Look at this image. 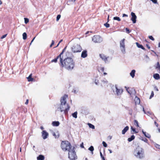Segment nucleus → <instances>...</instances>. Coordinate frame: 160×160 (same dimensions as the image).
Segmentation results:
<instances>
[{"instance_id": "f257e3e1", "label": "nucleus", "mask_w": 160, "mask_h": 160, "mask_svg": "<svg viewBox=\"0 0 160 160\" xmlns=\"http://www.w3.org/2000/svg\"><path fill=\"white\" fill-rule=\"evenodd\" d=\"M59 64L61 67H65L68 70L72 69L74 66L73 60L70 57H67L64 59L63 60L61 59Z\"/></svg>"}, {"instance_id": "f03ea898", "label": "nucleus", "mask_w": 160, "mask_h": 160, "mask_svg": "<svg viewBox=\"0 0 160 160\" xmlns=\"http://www.w3.org/2000/svg\"><path fill=\"white\" fill-rule=\"evenodd\" d=\"M68 97L67 95H65L62 97L61 99V104L60 107L58 108V110H60L61 112H64L65 114H68V111L69 110L70 107L68 104L66 103V99Z\"/></svg>"}, {"instance_id": "7ed1b4c3", "label": "nucleus", "mask_w": 160, "mask_h": 160, "mask_svg": "<svg viewBox=\"0 0 160 160\" xmlns=\"http://www.w3.org/2000/svg\"><path fill=\"white\" fill-rule=\"evenodd\" d=\"M61 146L62 149L64 151H68L73 147L71 146L70 143L68 141H62Z\"/></svg>"}, {"instance_id": "20e7f679", "label": "nucleus", "mask_w": 160, "mask_h": 160, "mask_svg": "<svg viewBox=\"0 0 160 160\" xmlns=\"http://www.w3.org/2000/svg\"><path fill=\"white\" fill-rule=\"evenodd\" d=\"M75 148L73 147L68 151V158L71 160H75L77 159V157L75 150Z\"/></svg>"}, {"instance_id": "39448f33", "label": "nucleus", "mask_w": 160, "mask_h": 160, "mask_svg": "<svg viewBox=\"0 0 160 160\" xmlns=\"http://www.w3.org/2000/svg\"><path fill=\"white\" fill-rule=\"evenodd\" d=\"M135 155L137 158L141 159L144 157V152L142 148L138 147L135 152Z\"/></svg>"}, {"instance_id": "423d86ee", "label": "nucleus", "mask_w": 160, "mask_h": 160, "mask_svg": "<svg viewBox=\"0 0 160 160\" xmlns=\"http://www.w3.org/2000/svg\"><path fill=\"white\" fill-rule=\"evenodd\" d=\"M82 50L81 46L78 44H76L72 47V51L73 52H80Z\"/></svg>"}, {"instance_id": "0eeeda50", "label": "nucleus", "mask_w": 160, "mask_h": 160, "mask_svg": "<svg viewBox=\"0 0 160 160\" xmlns=\"http://www.w3.org/2000/svg\"><path fill=\"white\" fill-rule=\"evenodd\" d=\"M92 40L95 43H100L102 41V38L100 36L94 35L92 38Z\"/></svg>"}, {"instance_id": "6e6552de", "label": "nucleus", "mask_w": 160, "mask_h": 160, "mask_svg": "<svg viewBox=\"0 0 160 160\" xmlns=\"http://www.w3.org/2000/svg\"><path fill=\"white\" fill-rule=\"evenodd\" d=\"M125 39L123 38L120 42V48L122 52L123 53H125L126 52L125 41Z\"/></svg>"}, {"instance_id": "1a4fd4ad", "label": "nucleus", "mask_w": 160, "mask_h": 160, "mask_svg": "<svg viewBox=\"0 0 160 160\" xmlns=\"http://www.w3.org/2000/svg\"><path fill=\"white\" fill-rule=\"evenodd\" d=\"M115 94L117 96L121 95L123 92V89L121 88H118L117 85L115 86Z\"/></svg>"}, {"instance_id": "9d476101", "label": "nucleus", "mask_w": 160, "mask_h": 160, "mask_svg": "<svg viewBox=\"0 0 160 160\" xmlns=\"http://www.w3.org/2000/svg\"><path fill=\"white\" fill-rule=\"evenodd\" d=\"M131 15L132 16V18L131 19V20L132 21L133 23H135L136 22V19L137 18V16L135 13L133 12H131Z\"/></svg>"}, {"instance_id": "9b49d317", "label": "nucleus", "mask_w": 160, "mask_h": 160, "mask_svg": "<svg viewBox=\"0 0 160 160\" xmlns=\"http://www.w3.org/2000/svg\"><path fill=\"white\" fill-rule=\"evenodd\" d=\"M49 135L48 133L45 130H43L42 132V136L44 139L48 138Z\"/></svg>"}, {"instance_id": "f8f14e48", "label": "nucleus", "mask_w": 160, "mask_h": 160, "mask_svg": "<svg viewBox=\"0 0 160 160\" xmlns=\"http://www.w3.org/2000/svg\"><path fill=\"white\" fill-rule=\"evenodd\" d=\"M87 55L88 54L87 51L85 50L82 52L81 54V57L82 58H86L87 56Z\"/></svg>"}, {"instance_id": "ddd939ff", "label": "nucleus", "mask_w": 160, "mask_h": 160, "mask_svg": "<svg viewBox=\"0 0 160 160\" xmlns=\"http://www.w3.org/2000/svg\"><path fill=\"white\" fill-rule=\"evenodd\" d=\"M100 57L102 59V60H104L105 62L107 61V58L103 54H100Z\"/></svg>"}, {"instance_id": "4468645a", "label": "nucleus", "mask_w": 160, "mask_h": 160, "mask_svg": "<svg viewBox=\"0 0 160 160\" xmlns=\"http://www.w3.org/2000/svg\"><path fill=\"white\" fill-rule=\"evenodd\" d=\"M129 128L128 126H126L122 131V134H124L129 129Z\"/></svg>"}, {"instance_id": "2eb2a0df", "label": "nucleus", "mask_w": 160, "mask_h": 160, "mask_svg": "<svg viewBox=\"0 0 160 160\" xmlns=\"http://www.w3.org/2000/svg\"><path fill=\"white\" fill-rule=\"evenodd\" d=\"M142 132L143 134L146 137H147L148 138H151L150 135L149 134L144 132L143 130L142 131Z\"/></svg>"}, {"instance_id": "dca6fc26", "label": "nucleus", "mask_w": 160, "mask_h": 160, "mask_svg": "<svg viewBox=\"0 0 160 160\" xmlns=\"http://www.w3.org/2000/svg\"><path fill=\"white\" fill-rule=\"evenodd\" d=\"M53 135L56 138H58L59 137V135L58 132H53Z\"/></svg>"}, {"instance_id": "f3484780", "label": "nucleus", "mask_w": 160, "mask_h": 160, "mask_svg": "<svg viewBox=\"0 0 160 160\" xmlns=\"http://www.w3.org/2000/svg\"><path fill=\"white\" fill-rule=\"evenodd\" d=\"M153 77L154 79L156 80H158L160 78V76L158 73L154 74L153 75Z\"/></svg>"}, {"instance_id": "a211bd4d", "label": "nucleus", "mask_w": 160, "mask_h": 160, "mask_svg": "<svg viewBox=\"0 0 160 160\" xmlns=\"http://www.w3.org/2000/svg\"><path fill=\"white\" fill-rule=\"evenodd\" d=\"M59 122L58 121H53L52 122V124L53 126H58L59 125Z\"/></svg>"}, {"instance_id": "6ab92c4d", "label": "nucleus", "mask_w": 160, "mask_h": 160, "mask_svg": "<svg viewBox=\"0 0 160 160\" xmlns=\"http://www.w3.org/2000/svg\"><path fill=\"white\" fill-rule=\"evenodd\" d=\"M136 71L135 70H132L130 73V75L132 78H133L135 76V73Z\"/></svg>"}, {"instance_id": "aec40b11", "label": "nucleus", "mask_w": 160, "mask_h": 160, "mask_svg": "<svg viewBox=\"0 0 160 160\" xmlns=\"http://www.w3.org/2000/svg\"><path fill=\"white\" fill-rule=\"evenodd\" d=\"M136 44L138 48H141L143 50H145V48H144L142 45L140 44L138 42H136Z\"/></svg>"}, {"instance_id": "412c9836", "label": "nucleus", "mask_w": 160, "mask_h": 160, "mask_svg": "<svg viewBox=\"0 0 160 160\" xmlns=\"http://www.w3.org/2000/svg\"><path fill=\"white\" fill-rule=\"evenodd\" d=\"M37 159L38 160H44V157L42 155H39L37 157Z\"/></svg>"}, {"instance_id": "4be33fe9", "label": "nucleus", "mask_w": 160, "mask_h": 160, "mask_svg": "<svg viewBox=\"0 0 160 160\" xmlns=\"http://www.w3.org/2000/svg\"><path fill=\"white\" fill-rule=\"evenodd\" d=\"M32 74H31L29 75L28 77V78H27L29 82L32 81H33V78H32Z\"/></svg>"}, {"instance_id": "5701e85b", "label": "nucleus", "mask_w": 160, "mask_h": 160, "mask_svg": "<svg viewBox=\"0 0 160 160\" xmlns=\"http://www.w3.org/2000/svg\"><path fill=\"white\" fill-rule=\"evenodd\" d=\"M135 138V136L134 135H132L131 136V137L129 138H128V141L130 142L132 141V140H133Z\"/></svg>"}, {"instance_id": "b1692460", "label": "nucleus", "mask_w": 160, "mask_h": 160, "mask_svg": "<svg viewBox=\"0 0 160 160\" xmlns=\"http://www.w3.org/2000/svg\"><path fill=\"white\" fill-rule=\"evenodd\" d=\"M135 102L136 103L139 104L140 102V99L137 96H136L135 98Z\"/></svg>"}, {"instance_id": "393cba45", "label": "nucleus", "mask_w": 160, "mask_h": 160, "mask_svg": "<svg viewBox=\"0 0 160 160\" xmlns=\"http://www.w3.org/2000/svg\"><path fill=\"white\" fill-rule=\"evenodd\" d=\"M156 69H158L159 70V73H160V65L159 62H158L156 64V66L155 68Z\"/></svg>"}, {"instance_id": "a878e982", "label": "nucleus", "mask_w": 160, "mask_h": 160, "mask_svg": "<svg viewBox=\"0 0 160 160\" xmlns=\"http://www.w3.org/2000/svg\"><path fill=\"white\" fill-rule=\"evenodd\" d=\"M77 112H75L74 113L72 114V115L73 117L75 118H77Z\"/></svg>"}, {"instance_id": "bb28decb", "label": "nucleus", "mask_w": 160, "mask_h": 160, "mask_svg": "<svg viewBox=\"0 0 160 160\" xmlns=\"http://www.w3.org/2000/svg\"><path fill=\"white\" fill-rule=\"evenodd\" d=\"M88 150L91 152L92 154H93V151L94 150V148L92 146H91L90 147L88 148Z\"/></svg>"}, {"instance_id": "cd10ccee", "label": "nucleus", "mask_w": 160, "mask_h": 160, "mask_svg": "<svg viewBox=\"0 0 160 160\" xmlns=\"http://www.w3.org/2000/svg\"><path fill=\"white\" fill-rule=\"evenodd\" d=\"M64 52L63 50H62V52L60 53V54L58 56L60 58V61H61V59L62 60H63L62 57H61V55L63 54Z\"/></svg>"}, {"instance_id": "c85d7f7f", "label": "nucleus", "mask_w": 160, "mask_h": 160, "mask_svg": "<svg viewBox=\"0 0 160 160\" xmlns=\"http://www.w3.org/2000/svg\"><path fill=\"white\" fill-rule=\"evenodd\" d=\"M23 36V39L24 40H25L27 38V34L26 32H24L22 34Z\"/></svg>"}, {"instance_id": "c756f323", "label": "nucleus", "mask_w": 160, "mask_h": 160, "mask_svg": "<svg viewBox=\"0 0 160 160\" xmlns=\"http://www.w3.org/2000/svg\"><path fill=\"white\" fill-rule=\"evenodd\" d=\"M134 124L137 127H139V125L138 121L136 120H134Z\"/></svg>"}, {"instance_id": "7c9ffc66", "label": "nucleus", "mask_w": 160, "mask_h": 160, "mask_svg": "<svg viewBox=\"0 0 160 160\" xmlns=\"http://www.w3.org/2000/svg\"><path fill=\"white\" fill-rule=\"evenodd\" d=\"M88 125L90 128H91L92 129H94L95 128L94 126L92 124L88 123Z\"/></svg>"}, {"instance_id": "2f4dec72", "label": "nucleus", "mask_w": 160, "mask_h": 160, "mask_svg": "<svg viewBox=\"0 0 160 160\" xmlns=\"http://www.w3.org/2000/svg\"><path fill=\"white\" fill-rule=\"evenodd\" d=\"M59 58V57H58V56H57L56 58H55L54 59H53V60H52V61H51V62H57V60Z\"/></svg>"}, {"instance_id": "473e14b6", "label": "nucleus", "mask_w": 160, "mask_h": 160, "mask_svg": "<svg viewBox=\"0 0 160 160\" xmlns=\"http://www.w3.org/2000/svg\"><path fill=\"white\" fill-rule=\"evenodd\" d=\"M113 19L114 20H116L118 21H121V19L119 17H116L113 18Z\"/></svg>"}, {"instance_id": "72a5a7b5", "label": "nucleus", "mask_w": 160, "mask_h": 160, "mask_svg": "<svg viewBox=\"0 0 160 160\" xmlns=\"http://www.w3.org/2000/svg\"><path fill=\"white\" fill-rule=\"evenodd\" d=\"M24 22L25 24H27L29 22V19L28 18H24Z\"/></svg>"}, {"instance_id": "f704fd0d", "label": "nucleus", "mask_w": 160, "mask_h": 160, "mask_svg": "<svg viewBox=\"0 0 160 160\" xmlns=\"http://www.w3.org/2000/svg\"><path fill=\"white\" fill-rule=\"evenodd\" d=\"M141 140L144 141V142H148V140L146 138H141Z\"/></svg>"}, {"instance_id": "c9c22d12", "label": "nucleus", "mask_w": 160, "mask_h": 160, "mask_svg": "<svg viewBox=\"0 0 160 160\" xmlns=\"http://www.w3.org/2000/svg\"><path fill=\"white\" fill-rule=\"evenodd\" d=\"M131 129L132 131H133L135 133H137L138 132H137L136 131L135 128H134L132 126L131 127Z\"/></svg>"}, {"instance_id": "e433bc0d", "label": "nucleus", "mask_w": 160, "mask_h": 160, "mask_svg": "<svg viewBox=\"0 0 160 160\" xmlns=\"http://www.w3.org/2000/svg\"><path fill=\"white\" fill-rule=\"evenodd\" d=\"M102 143L104 147H107V144L105 142L103 141Z\"/></svg>"}, {"instance_id": "4c0bfd02", "label": "nucleus", "mask_w": 160, "mask_h": 160, "mask_svg": "<svg viewBox=\"0 0 160 160\" xmlns=\"http://www.w3.org/2000/svg\"><path fill=\"white\" fill-rule=\"evenodd\" d=\"M154 95V94L153 92L152 91L151 92V95L150 97L149 98L151 99L152 97H153Z\"/></svg>"}, {"instance_id": "58836bf2", "label": "nucleus", "mask_w": 160, "mask_h": 160, "mask_svg": "<svg viewBox=\"0 0 160 160\" xmlns=\"http://www.w3.org/2000/svg\"><path fill=\"white\" fill-rule=\"evenodd\" d=\"M100 154L101 158H102L103 160H105V158L103 156V155L101 152H100Z\"/></svg>"}, {"instance_id": "ea45409f", "label": "nucleus", "mask_w": 160, "mask_h": 160, "mask_svg": "<svg viewBox=\"0 0 160 160\" xmlns=\"http://www.w3.org/2000/svg\"><path fill=\"white\" fill-rule=\"evenodd\" d=\"M60 17H61V15H58V16H57V19H56L57 21H58V20L60 18Z\"/></svg>"}, {"instance_id": "a19ab883", "label": "nucleus", "mask_w": 160, "mask_h": 160, "mask_svg": "<svg viewBox=\"0 0 160 160\" xmlns=\"http://www.w3.org/2000/svg\"><path fill=\"white\" fill-rule=\"evenodd\" d=\"M104 25L107 28L109 27V24L107 23L104 24Z\"/></svg>"}, {"instance_id": "79ce46f5", "label": "nucleus", "mask_w": 160, "mask_h": 160, "mask_svg": "<svg viewBox=\"0 0 160 160\" xmlns=\"http://www.w3.org/2000/svg\"><path fill=\"white\" fill-rule=\"evenodd\" d=\"M154 4H158L157 1V0H150Z\"/></svg>"}, {"instance_id": "37998d69", "label": "nucleus", "mask_w": 160, "mask_h": 160, "mask_svg": "<svg viewBox=\"0 0 160 160\" xmlns=\"http://www.w3.org/2000/svg\"><path fill=\"white\" fill-rule=\"evenodd\" d=\"M54 44V41L53 40H52V43L51 44V45H50V48Z\"/></svg>"}, {"instance_id": "c03bdc74", "label": "nucleus", "mask_w": 160, "mask_h": 160, "mask_svg": "<svg viewBox=\"0 0 160 160\" xmlns=\"http://www.w3.org/2000/svg\"><path fill=\"white\" fill-rule=\"evenodd\" d=\"M149 38L150 39H151L152 40H154V38H153L152 37V36H149Z\"/></svg>"}, {"instance_id": "a18cd8bd", "label": "nucleus", "mask_w": 160, "mask_h": 160, "mask_svg": "<svg viewBox=\"0 0 160 160\" xmlns=\"http://www.w3.org/2000/svg\"><path fill=\"white\" fill-rule=\"evenodd\" d=\"M102 82L103 83H108V81L105 79L104 80H103L102 81Z\"/></svg>"}, {"instance_id": "49530a36", "label": "nucleus", "mask_w": 160, "mask_h": 160, "mask_svg": "<svg viewBox=\"0 0 160 160\" xmlns=\"http://www.w3.org/2000/svg\"><path fill=\"white\" fill-rule=\"evenodd\" d=\"M126 32H127V33H130V31H129V30L128 28H126Z\"/></svg>"}, {"instance_id": "de8ad7c7", "label": "nucleus", "mask_w": 160, "mask_h": 160, "mask_svg": "<svg viewBox=\"0 0 160 160\" xmlns=\"http://www.w3.org/2000/svg\"><path fill=\"white\" fill-rule=\"evenodd\" d=\"M143 111L144 112L145 114H147V113H149L150 112H149L148 111L147 112H146L144 110V108H143Z\"/></svg>"}, {"instance_id": "09e8293b", "label": "nucleus", "mask_w": 160, "mask_h": 160, "mask_svg": "<svg viewBox=\"0 0 160 160\" xmlns=\"http://www.w3.org/2000/svg\"><path fill=\"white\" fill-rule=\"evenodd\" d=\"M7 35V34H5V35H3L1 37V39H3V38H5L6 37Z\"/></svg>"}, {"instance_id": "8fccbe9b", "label": "nucleus", "mask_w": 160, "mask_h": 160, "mask_svg": "<svg viewBox=\"0 0 160 160\" xmlns=\"http://www.w3.org/2000/svg\"><path fill=\"white\" fill-rule=\"evenodd\" d=\"M70 53L68 52H67L66 53V56H69V55L70 54Z\"/></svg>"}, {"instance_id": "3c124183", "label": "nucleus", "mask_w": 160, "mask_h": 160, "mask_svg": "<svg viewBox=\"0 0 160 160\" xmlns=\"http://www.w3.org/2000/svg\"><path fill=\"white\" fill-rule=\"evenodd\" d=\"M100 69H101V71L102 72H103L104 71V68L103 67H101V68H100Z\"/></svg>"}, {"instance_id": "603ef678", "label": "nucleus", "mask_w": 160, "mask_h": 160, "mask_svg": "<svg viewBox=\"0 0 160 160\" xmlns=\"http://www.w3.org/2000/svg\"><path fill=\"white\" fill-rule=\"evenodd\" d=\"M128 17V15L127 14H123V15H122V17Z\"/></svg>"}, {"instance_id": "864d4df0", "label": "nucleus", "mask_w": 160, "mask_h": 160, "mask_svg": "<svg viewBox=\"0 0 160 160\" xmlns=\"http://www.w3.org/2000/svg\"><path fill=\"white\" fill-rule=\"evenodd\" d=\"M80 146L81 148H84V147L83 146V143L82 142V144H81L80 145Z\"/></svg>"}, {"instance_id": "5fc2aeb1", "label": "nucleus", "mask_w": 160, "mask_h": 160, "mask_svg": "<svg viewBox=\"0 0 160 160\" xmlns=\"http://www.w3.org/2000/svg\"><path fill=\"white\" fill-rule=\"evenodd\" d=\"M35 37H34V38H33V39L32 40V41H31V43H30V45H31V44H32V42L33 41H34V39H35Z\"/></svg>"}, {"instance_id": "6e6d98bb", "label": "nucleus", "mask_w": 160, "mask_h": 160, "mask_svg": "<svg viewBox=\"0 0 160 160\" xmlns=\"http://www.w3.org/2000/svg\"><path fill=\"white\" fill-rule=\"evenodd\" d=\"M99 83L98 81H96V80H95V83L96 85H98V83Z\"/></svg>"}, {"instance_id": "4d7b16f0", "label": "nucleus", "mask_w": 160, "mask_h": 160, "mask_svg": "<svg viewBox=\"0 0 160 160\" xmlns=\"http://www.w3.org/2000/svg\"><path fill=\"white\" fill-rule=\"evenodd\" d=\"M28 103V99H27L26 101V102L25 103V104H27Z\"/></svg>"}, {"instance_id": "13d9d810", "label": "nucleus", "mask_w": 160, "mask_h": 160, "mask_svg": "<svg viewBox=\"0 0 160 160\" xmlns=\"http://www.w3.org/2000/svg\"><path fill=\"white\" fill-rule=\"evenodd\" d=\"M154 89H155L157 91H158V88H157V87H156H156H154Z\"/></svg>"}, {"instance_id": "bf43d9fd", "label": "nucleus", "mask_w": 160, "mask_h": 160, "mask_svg": "<svg viewBox=\"0 0 160 160\" xmlns=\"http://www.w3.org/2000/svg\"><path fill=\"white\" fill-rule=\"evenodd\" d=\"M146 46L148 49H150V47L148 44H147Z\"/></svg>"}, {"instance_id": "052dcab7", "label": "nucleus", "mask_w": 160, "mask_h": 160, "mask_svg": "<svg viewBox=\"0 0 160 160\" xmlns=\"http://www.w3.org/2000/svg\"><path fill=\"white\" fill-rule=\"evenodd\" d=\"M108 150L109 151L110 153H112V151L111 149H108Z\"/></svg>"}, {"instance_id": "680f3d73", "label": "nucleus", "mask_w": 160, "mask_h": 160, "mask_svg": "<svg viewBox=\"0 0 160 160\" xmlns=\"http://www.w3.org/2000/svg\"><path fill=\"white\" fill-rule=\"evenodd\" d=\"M40 128L42 130H43L44 129V128H43V127H42V126H41Z\"/></svg>"}, {"instance_id": "e2e57ef3", "label": "nucleus", "mask_w": 160, "mask_h": 160, "mask_svg": "<svg viewBox=\"0 0 160 160\" xmlns=\"http://www.w3.org/2000/svg\"><path fill=\"white\" fill-rule=\"evenodd\" d=\"M62 41H63V40H62V39H61V40L59 41V43H59L60 44L61 42Z\"/></svg>"}, {"instance_id": "0e129e2a", "label": "nucleus", "mask_w": 160, "mask_h": 160, "mask_svg": "<svg viewBox=\"0 0 160 160\" xmlns=\"http://www.w3.org/2000/svg\"><path fill=\"white\" fill-rule=\"evenodd\" d=\"M145 57L146 58L149 59V57L147 55H146Z\"/></svg>"}, {"instance_id": "69168bd1", "label": "nucleus", "mask_w": 160, "mask_h": 160, "mask_svg": "<svg viewBox=\"0 0 160 160\" xmlns=\"http://www.w3.org/2000/svg\"><path fill=\"white\" fill-rule=\"evenodd\" d=\"M156 125V126L157 127H158V124L156 123V122H154Z\"/></svg>"}, {"instance_id": "338daca9", "label": "nucleus", "mask_w": 160, "mask_h": 160, "mask_svg": "<svg viewBox=\"0 0 160 160\" xmlns=\"http://www.w3.org/2000/svg\"><path fill=\"white\" fill-rule=\"evenodd\" d=\"M72 92H73L74 93H76V91L75 90H73V91H72Z\"/></svg>"}, {"instance_id": "774afa93", "label": "nucleus", "mask_w": 160, "mask_h": 160, "mask_svg": "<svg viewBox=\"0 0 160 160\" xmlns=\"http://www.w3.org/2000/svg\"><path fill=\"white\" fill-rule=\"evenodd\" d=\"M127 91H128V92L130 94H131V92H130L129 91H128V89H127Z\"/></svg>"}]
</instances>
